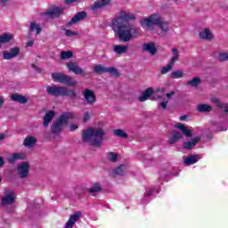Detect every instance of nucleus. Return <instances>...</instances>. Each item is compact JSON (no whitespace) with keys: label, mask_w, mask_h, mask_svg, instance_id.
Here are the masks:
<instances>
[{"label":"nucleus","mask_w":228,"mask_h":228,"mask_svg":"<svg viewBox=\"0 0 228 228\" xmlns=\"http://www.w3.org/2000/svg\"><path fill=\"white\" fill-rule=\"evenodd\" d=\"M187 85L192 86V88H198L199 85H200V77H193L192 79L187 81Z\"/></svg>","instance_id":"72a5a7b5"},{"label":"nucleus","mask_w":228,"mask_h":228,"mask_svg":"<svg viewBox=\"0 0 228 228\" xmlns=\"http://www.w3.org/2000/svg\"><path fill=\"white\" fill-rule=\"evenodd\" d=\"M65 35L68 37H77L79 35L77 32L72 31L70 29H65Z\"/></svg>","instance_id":"79ce46f5"},{"label":"nucleus","mask_w":228,"mask_h":228,"mask_svg":"<svg viewBox=\"0 0 228 228\" xmlns=\"http://www.w3.org/2000/svg\"><path fill=\"white\" fill-rule=\"evenodd\" d=\"M129 49L127 45H116L113 46V53L116 54H126Z\"/></svg>","instance_id":"bb28decb"},{"label":"nucleus","mask_w":228,"mask_h":228,"mask_svg":"<svg viewBox=\"0 0 228 228\" xmlns=\"http://www.w3.org/2000/svg\"><path fill=\"white\" fill-rule=\"evenodd\" d=\"M7 0H0V3L4 4Z\"/></svg>","instance_id":"13d9d810"},{"label":"nucleus","mask_w":228,"mask_h":228,"mask_svg":"<svg viewBox=\"0 0 228 228\" xmlns=\"http://www.w3.org/2000/svg\"><path fill=\"white\" fill-rule=\"evenodd\" d=\"M18 174L20 179H26L28 175H29V163L28 162H21L17 167Z\"/></svg>","instance_id":"9d476101"},{"label":"nucleus","mask_w":228,"mask_h":228,"mask_svg":"<svg viewBox=\"0 0 228 228\" xmlns=\"http://www.w3.org/2000/svg\"><path fill=\"white\" fill-rule=\"evenodd\" d=\"M67 69L69 72H73V74H76V76H87L86 72H85V69H83L77 63L74 61H69L67 64Z\"/></svg>","instance_id":"1a4fd4ad"},{"label":"nucleus","mask_w":228,"mask_h":228,"mask_svg":"<svg viewBox=\"0 0 228 228\" xmlns=\"http://www.w3.org/2000/svg\"><path fill=\"white\" fill-rule=\"evenodd\" d=\"M199 155H190L183 159L185 165H195L199 161Z\"/></svg>","instance_id":"c756f323"},{"label":"nucleus","mask_w":228,"mask_h":228,"mask_svg":"<svg viewBox=\"0 0 228 228\" xmlns=\"http://www.w3.org/2000/svg\"><path fill=\"white\" fill-rule=\"evenodd\" d=\"M201 40H213V33L209 28H205L203 31L199 34Z\"/></svg>","instance_id":"a878e982"},{"label":"nucleus","mask_w":228,"mask_h":228,"mask_svg":"<svg viewBox=\"0 0 228 228\" xmlns=\"http://www.w3.org/2000/svg\"><path fill=\"white\" fill-rule=\"evenodd\" d=\"M83 95L86 102H87L89 105L95 104L97 102V96H95V93L88 88L84 90Z\"/></svg>","instance_id":"9b49d317"},{"label":"nucleus","mask_w":228,"mask_h":228,"mask_svg":"<svg viewBox=\"0 0 228 228\" xmlns=\"http://www.w3.org/2000/svg\"><path fill=\"white\" fill-rule=\"evenodd\" d=\"M35 29L37 31V35H40L42 33V28L40 27V25L37 24L35 21H32L29 27L30 33H33Z\"/></svg>","instance_id":"473e14b6"},{"label":"nucleus","mask_w":228,"mask_h":228,"mask_svg":"<svg viewBox=\"0 0 228 228\" xmlns=\"http://www.w3.org/2000/svg\"><path fill=\"white\" fill-rule=\"evenodd\" d=\"M188 118V116H186V115H183V116H181L180 117V120H186Z\"/></svg>","instance_id":"5fc2aeb1"},{"label":"nucleus","mask_w":228,"mask_h":228,"mask_svg":"<svg viewBox=\"0 0 228 228\" xmlns=\"http://www.w3.org/2000/svg\"><path fill=\"white\" fill-rule=\"evenodd\" d=\"M156 26L161 28L163 35H167L168 31H170V28L168 27V22L163 21V18L159 15V19L155 20Z\"/></svg>","instance_id":"dca6fc26"},{"label":"nucleus","mask_w":228,"mask_h":228,"mask_svg":"<svg viewBox=\"0 0 228 228\" xmlns=\"http://www.w3.org/2000/svg\"><path fill=\"white\" fill-rule=\"evenodd\" d=\"M20 54V48L15 46L11 48L10 51H4L3 53V60H12V58H17Z\"/></svg>","instance_id":"f8f14e48"},{"label":"nucleus","mask_w":228,"mask_h":228,"mask_svg":"<svg viewBox=\"0 0 228 228\" xmlns=\"http://www.w3.org/2000/svg\"><path fill=\"white\" fill-rule=\"evenodd\" d=\"M159 14H151L148 18H144L140 21V24L146 31L154 29V24L156 26V19H159Z\"/></svg>","instance_id":"423d86ee"},{"label":"nucleus","mask_w":228,"mask_h":228,"mask_svg":"<svg viewBox=\"0 0 228 228\" xmlns=\"http://www.w3.org/2000/svg\"><path fill=\"white\" fill-rule=\"evenodd\" d=\"M105 134L106 132H104L103 128L89 127L83 131L82 140L83 142H89L90 145L99 149L102 145Z\"/></svg>","instance_id":"f03ea898"},{"label":"nucleus","mask_w":228,"mask_h":228,"mask_svg":"<svg viewBox=\"0 0 228 228\" xmlns=\"http://www.w3.org/2000/svg\"><path fill=\"white\" fill-rule=\"evenodd\" d=\"M12 38H13V35L4 33L0 35V47L2 44H8V42L12 41Z\"/></svg>","instance_id":"2f4dec72"},{"label":"nucleus","mask_w":228,"mask_h":228,"mask_svg":"<svg viewBox=\"0 0 228 228\" xmlns=\"http://www.w3.org/2000/svg\"><path fill=\"white\" fill-rule=\"evenodd\" d=\"M74 118H75L74 112L62 113L59 117V118L53 124L52 133L53 134H58V133H61L63 129V126H67L69 124V120H72Z\"/></svg>","instance_id":"20e7f679"},{"label":"nucleus","mask_w":228,"mask_h":228,"mask_svg":"<svg viewBox=\"0 0 228 228\" xmlns=\"http://www.w3.org/2000/svg\"><path fill=\"white\" fill-rule=\"evenodd\" d=\"M46 92L48 95H51L52 97H69V99L73 100L77 97V93H76V90L56 85L48 86L46 87Z\"/></svg>","instance_id":"7ed1b4c3"},{"label":"nucleus","mask_w":228,"mask_h":228,"mask_svg":"<svg viewBox=\"0 0 228 228\" xmlns=\"http://www.w3.org/2000/svg\"><path fill=\"white\" fill-rule=\"evenodd\" d=\"M126 170V165H120L113 170V174L116 175H124V171Z\"/></svg>","instance_id":"ea45409f"},{"label":"nucleus","mask_w":228,"mask_h":228,"mask_svg":"<svg viewBox=\"0 0 228 228\" xmlns=\"http://www.w3.org/2000/svg\"><path fill=\"white\" fill-rule=\"evenodd\" d=\"M84 19H86V12L82 11L78 12L75 14L74 17L71 18V20L67 23V27L70 28L72 24H77V22L83 20Z\"/></svg>","instance_id":"ddd939ff"},{"label":"nucleus","mask_w":228,"mask_h":228,"mask_svg":"<svg viewBox=\"0 0 228 228\" xmlns=\"http://www.w3.org/2000/svg\"><path fill=\"white\" fill-rule=\"evenodd\" d=\"M217 59L219 60V61H228V53L227 52H223L220 53L217 56Z\"/></svg>","instance_id":"a19ab883"},{"label":"nucleus","mask_w":228,"mask_h":228,"mask_svg":"<svg viewBox=\"0 0 228 228\" xmlns=\"http://www.w3.org/2000/svg\"><path fill=\"white\" fill-rule=\"evenodd\" d=\"M87 191L90 195H93V193H99V191H102V186L99 183H94L87 189Z\"/></svg>","instance_id":"c85d7f7f"},{"label":"nucleus","mask_w":228,"mask_h":228,"mask_svg":"<svg viewBox=\"0 0 228 228\" xmlns=\"http://www.w3.org/2000/svg\"><path fill=\"white\" fill-rule=\"evenodd\" d=\"M88 120H90V113L87 111L84 114V122H88Z\"/></svg>","instance_id":"c03bdc74"},{"label":"nucleus","mask_w":228,"mask_h":228,"mask_svg":"<svg viewBox=\"0 0 228 228\" xmlns=\"http://www.w3.org/2000/svg\"><path fill=\"white\" fill-rule=\"evenodd\" d=\"M173 68H174V64H172V62H169L167 63V66L161 69L160 74H162V76H165V74H168V72H170V70H172Z\"/></svg>","instance_id":"4c0bfd02"},{"label":"nucleus","mask_w":228,"mask_h":228,"mask_svg":"<svg viewBox=\"0 0 228 228\" xmlns=\"http://www.w3.org/2000/svg\"><path fill=\"white\" fill-rule=\"evenodd\" d=\"M142 51L154 56L158 53V48H156V44L154 42L144 43L142 45Z\"/></svg>","instance_id":"2eb2a0df"},{"label":"nucleus","mask_w":228,"mask_h":228,"mask_svg":"<svg viewBox=\"0 0 228 228\" xmlns=\"http://www.w3.org/2000/svg\"><path fill=\"white\" fill-rule=\"evenodd\" d=\"M4 140V134H0V142Z\"/></svg>","instance_id":"4d7b16f0"},{"label":"nucleus","mask_w":228,"mask_h":228,"mask_svg":"<svg viewBox=\"0 0 228 228\" xmlns=\"http://www.w3.org/2000/svg\"><path fill=\"white\" fill-rule=\"evenodd\" d=\"M31 67H32V69H35V70H36L37 72H38L39 74L42 73V69H40V68H38L37 66H36L35 63H32V64H31Z\"/></svg>","instance_id":"a18cd8bd"},{"label":"nucleus","mask_w":228,"mask_h":228,"mask_svg":"<svg viewBox=\"0 0 228 228\" xmlns=\"http://www.w3.org/2000/svg\"><path fill=\"white\" fill-rule=\"evenodd\" d=\"M172 53H173V57L170 59L169 62L175 65V61L179 60V50H177V48H173Z\"/></svg>","instance_id":"f704fd0d"},{"label":"nucleus","mask_w":228,"mask_h":228,"mask_svg":"<svg viewBox=\"0 0 228 228\" xmlns=\"http://www.w3.org/2000/svg\"><path fill=\"white\" fill-rule=\"evenodd\" d=\"M4 167V159L0 156V168H3Z\"/></svg>","instance_id":"3c124183"},{"label":"nucleus","mask_w":228,"mask_h":228,"mask_svg":"<svg viewBox=\"0 0 228 228\" xmlns=\"http://www.w3.org/2000/svg\"><path fill=\"white\" fill-rule=\"evenodd\" d=\"M167 104H168V102L164 101L160 102L159 106L160 108H163V110H167Z\"/></svg>","instance_id":"49530a36"},{"label":"nucleus","mask_w":228,"mask_h":228,"mask_svg":"<svg viewBox=\"0 0 228 228\" xmlns=\"http://www.w3.org/2000/svg\"><path fill=\"white\" fill-rule=\"evenodd\" d=\"M79 0H65L66 4H72V3H77Z\"/></svg>","instance_id":"603ef678"},{"label":"nucleus","mask_w":228,"mask_h":228,"mask_svg":"<svg viewBox=\"0 0 228 228\" xmlns=\"http://www.w3.org/2000/svg\"><path fill=\"white\" fill-rule=\"evenodd\" d=\"M19 159H25L24 154L14 152L12 155L8 159V162L11 165H13L16 161H19Z\"/></svg>","instance_id":"cd10ccee"},{"label":"nucleus","mask_w":228,"mask_h":228,"mask_svg":"<svg viewBox=\"0 0 228 228\" xmlns=\"http://www.w3.org/2000/svg\"><path fill=\"white\" fill-rule=\"evenodd\" d=\"M17 200V196L13 191L8 192L4 198H2V205L3 206H10V204H13Z\"/></svg>","instance_id":"4468645a"},{"label":"nucleus","mask_w":228,"mask_h":228,"mask_svg":"<svg viewBox=\"0 0 228 228\" xmlns=\"http://www.w3.org/2000/svg\"><path fill=\"white\" fill-rule=\"evenodd\" d=\"M54 115H55L54 110H49L48 112H46V114L45 115V117L43 118V125L45 127H48L51 120H53V118H54Z\"/></svg>","instance_id":"393cba45"},{"label":"nucleus","mask_w":228,"mask_h":228,"mask_svg":"<svg viewBox=\"0 0 228 228\" xmlns=\"http://www.w3.org/2000/svg\"><path fill=\"white\" fill-rule=\"evenodd\" d=\"M74 56V53L70 51H61V60H70Z\"/></svg>","instance_id":"c9c22d12"},{"label":"nucleus","mask_w":228,"mask_h":228,"mask_svg":"<svg viewBox=\"0 0 228 228\" xmlns=\"http://www.w3.org/2000/svg\"><path fill=\"white\" fill-rule=\"evenodd\" d=\"M115 136H118V138H127V133H126L124 130L122 129H115L113 131Z\"/></svg>","instance_id":"58836bf2"},{"label":"nucleus","mask_w":228,"mask_h":228,"mask_svg":"<svg viewBox=\"0 0 228 228\" xmlns=\"http://www.w3.org/2000/svg\"><path fill=\"white\" fill-rule=\"evenodd\" d=\"M109 159L111 163H115L118 159V156L115 152L109 153Z\"/></svg>","instance_id":"37998d69"},{"label":"nucleus","mask_w":228,"mask_h":228,"mask_svg":"<svg viewBox=\"0 0 228 228\" xmlns=\"http://www.w3.org/2000/svg\"><path fill=\"white\" fill-rule=\"evenodd\" d=\"M64 10L65 9L63 7L55 6L41 13V17H49V19H58L61 17V15H63Z\"/></svg>","instance_id":"6e6552de"},{"label":"nucleus","mask_w":228,"mask_h":228,"mask_svg":"<svg viewBox=\"0 0 228 228\" xmlns=\"http://www.w3.org/2000/svg\"><path fill=\"white\" fill-rule=\"evenodd\" d=\"M175 127L176 129H180V131H182V134H183V135L187 138H191L193 136V133L191 132V130L188 129V127H186V126H184L183 123H177Z\"/></svg>","instance_id":"aec40b11"},{"label":"nucleus","mask_w":228,"mask_h":228,"mask_svg":"<svg viewBox=\"0 0 228 228\" xmlns=\"http://www.w3.org/2000/svg\"><path fill=\"white\" fill-rule=\"evenodd\" d=\"M154 94V89L152 87H148L146 90L142 92V95L138 97V101L140 102H145V101H148L151 95Z\"/></svg>","instance_id":"6ab92c4d"},{"label":"nucleus","mask_w":228,"mask_h":228,"mask_svg":"<svg viewBox=\"0 0 228 228\" xmlns=\"http://www.w3.org/2000/svg\"><path fill=\"white\" fill-rule=\"evenodd\" d=\"M199 113H211L213 111V107L207 103L199 104L196 108Z\"/></svg>","instance_id":"5701e85b"},{"label":"nucleus","mask_w":228,"mask_h":228,"mask_svg":"<svg viewBox=\"0 0 228 228\" xmlns=\"http://www.w3.org/2000/svg\"><path fill=\"white\" fill-rule=\"evenodd\" d=\"M79 218H81V212H77L73 215H71L68 220V222L66 223L64 228H72L74 227V224L77 223V220H79Z\"/></svg>","instance_id":"a211bd4d"},{"label":"nucleus","mask_w":228,"mask_h":228,"mask_svg":"<svg viewBox=\"0 0 228 228\" xmlns=\"http://www.w3.org/2000/svg\"><path fill=\"white\" fill-rule=\"evenodd\" d=\"M111 0H96L93 5H91V10L95 12V10H101V8H104V6H110Z\"/></svg>","instance_id":"f3484780"},{"label":"nucleus","mask_w":228,"mask_h":228,"mask_svg":"<svg viewBox=\"0 0 228 228\" xmlns=\"http://www.w3.org/2000/svg\"><path fill=\"white\" fill-rule=\"evenodd\" d=\"M4 105V98H3V96H0V108H3Z\"/></svg>","instance_id":"864d4df0"},{"label":"nucleus","mask_w":228,"mask_h":228,"mask_svg":"<svg viewBox=\"0 0 228 228\" xmlns=\"http://www.w3.org/2000/svg\"><path fill=\"white\" fill-rule=\"evenodd\" d=\"M179 140H183V134L179 131H175L173 132V135L167 141V143H169V145H174V143H177Z\"/></svg>","instance_id":"412c9836"},{"label":"nucleus","mask_w":228,"mask_h":228,"mask_svg":"<svg viewBox=\"0 0 228 228\" xmlns=\"http://www.w3.org/2000/svg\"><path fill=\"white\" fill-rule=\"evenodd\" d=\"M36 144H37V138H35L34 136H27L24 139L23 145L25 147H35Z\"/></svg>","instance_id":"7c9ffc66"},{"label":"nucleus","mask_w":228,"mask_h":228,"mask_svg":"<svg viewBox=\"0 0 228 228\" xmlns=\"http://www.w3.org/2000/svg\"><path fill=\"white\" fill-rule=\"evenodd\" d=\"M199 142H200V137H194L190 142H184L183 149H185V151H191V149H193V147H195V145H197Z\"/></svg>","instance_id":"4be33fe9"},{"label":"nucleus","mask_w":228,"mask_h":228,"mask_svg":"<svg viewBox=\"0 0 228 228\" xmlns=\"http://www.w3.org/2000/svg\"><path fill=\"white\" fill-rule=\"evenodd\" d=\"M94 70L95 72V74H113L114 76H116V77H120V73H118V69H117V68H106L101 64H97L94 66Z\"/></svg>","instance_id":"0eeeda50"},{"label":"nucleus","mask_w":228,"mask_h":228,"mask_svg":"<svg viewBox=\"0 0 228 228\" xmlns=\"http://www.w3.org/2000/svg\"><path fill=\"white\" fill-rule=\"evenodd\" d=\"M33 44H35V42H33V40H29L27 42L26 47H33Z\"/></svg>","instance_id":"8fccbe9b"},{"label":"nucleus","mask_w":228,"mask_h":228,"mask_svg":"<svg viewBox=\"0 0 228 228\" xmlns=\"http://www.w3.org/2000/svg\"><path fill=\"white\" fill-rule=\"evenodd\" d=\"M1 181H3V178H1V176H0V183H1Z\"/></svg>","instance_id":"bf43d9fd"},{"label":"nucleus","mask_w":228,"mask_h":228,"mask_svg":"<svg viewBox=\"0 0 228 228\" xmlns=\"http://www.w3.org/2000/svg\"><path fill=\"white\" fill-rule=\"evenodd\" d=\"M52 79L54 81V83H60L61 85H64V86H77V81L76 79L63 73H53Z\"/></svg>","instance_id":"39448f33"},{"label":"nucleus","mask_w":228,"mask_h":228,"mask_svg":"<svg viewBox=\"0 0 228 228\" xmlns=\"http://www.w3.org/2000/svg\"><path fill=\"white\" fill-rule=\"evenodd\" d=\"M172 95H175V91H171L170 93L166 94V97H167V99H170V97H172Z\"/></svg>","instance_id":"de8ad7c7"},{"label":"nucleus","mask_w":228,"mask_h":228,"mask_svg":"<svg viewBox=\"0 0 228 228\" xmlns=\"http://www.w3.org/2000/svg\"><path fill=\"white\" fill-rule=\"evenodd\" d=\"M184 77V73L181 70H175L171 72L170 74V77H172V79H181V77Z\"/></svg>","instance_id":"e433bc0d"},{"label":"nucleus","mask_w":228,"mask_h":228,"mask_svg":"<svg viewBox=\"0 0 228 228\" xmlns=\"http://www.w3.org/2000/svg\"><path fill=\"white\" fill-rule=\"evenodd\" d=\"M129 20H136V17L124 11L112 20V29L115 36L123 44L131 42L134 38H138V35H140V29L129 24Z\"/></svg>","instance_id":"f257e3e1"},{"label":"nucleus","mask_w":228,"mask_h":228,"mask_svg":"<svg viewBox=\"0 0 228 228\" xmlns=\"http://www.w3.org/2000/svg\"><path fill=\"white\" fill-rule=\"evenodd\" d=\"M173 1H175V3H177L178 0H173Z\"/></svg>","instance_id":"052dcab7"},{"label":"nucleus","mask_w":228,"mask_h":228,"mask_svg":"<svg viewBox=\"0 0 228 228\" xmlns=\"http://www.w3.org/2000/svg\"><path fill=\"white\" fill-rule=\"evenodd\" d=\"M152 193H153V191H152V190H150V191H148L146 192V195H147L148 197H151V195H152Z\"/></svg>","instance_id":"6e6d98bb"},{"label":"nucleus","mask_w":228,"mask_h":228,"mask_svg":"<svg viewBox=\"0 0 228 228\" xmlns=\"http://www.w3.org/2000/svg\"><path fill=\"white\" fill-rule=\"evenodd\" d=\"M11 99L12 101H14V102H20V104H26V102H28V98L19 94H11Z\"/></svg>","instance_id":"b1692460"},{"label":"nucleus","mask_w":228,"mask_h":228,"mask_svg":"<svg viewBox=\"0 0 228 228\" xmlns=\"http://www.w3.org/2000/svg\"><path fill=\"white\" fill-rule=\"evenodd\" d=\"M76 129H77V125L71 124L70 126H69V130L70 131H76Z\"/></svg>","instance_id":"09e8293b"}]
</instances>
